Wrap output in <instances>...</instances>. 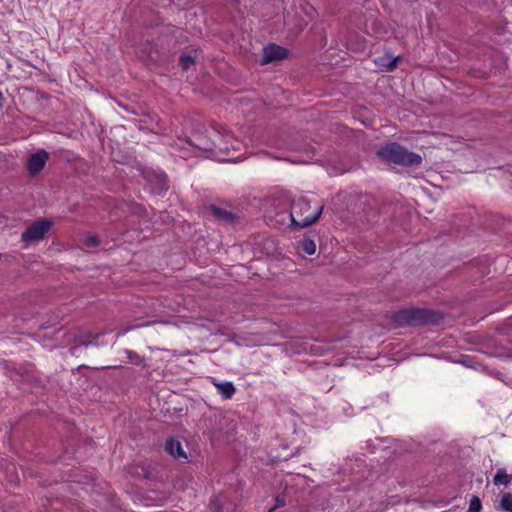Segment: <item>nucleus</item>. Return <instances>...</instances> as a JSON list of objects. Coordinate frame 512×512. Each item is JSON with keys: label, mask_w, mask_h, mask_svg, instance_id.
I'll use <instances>...</instances> for the list:
<instances>
[{"label": "nucleus", "mask_w": 512, "mask_h": 512, "mask_svg": "<svg viewBox=\"0 0 512 512\" xmlns=\"http://www.w3.org/2000/svg\"><path fill=\"white\" fill-rule=\"evenodd\" d=\"M191 144L204 151H212L216 148V144L213 141L200 134L194 136Z\"/></svg>", "instance_id": "9d476101"}, {"label": "nucleus", "mask_w": 512, "mask_h": 512, "mask_svg": "<svg viewBox=\"0 0 512 512\" xmlns=\"http://www.w3.org/2000/svg\"><path fill=\"white\" fill-rule=\"evenodd\" d=\"M442 315L423 308L402 309L394 313L393 321L398 326H423L436 324Z\"/></svg>", "instance_id": "7ed1b4c3"}, {"label": "nucleus", "mask_w": 512, "mask_h": 512, "mask_svg": "<svg viewBox=\"0 0 512 512\" xmlns=\"http://www.w3.org/2000/svg\"><path fill=\"white\" fill-rule=\"evenodd\" d=\"M165 450L174 458L187 459V455L185 454L181 443L173 438L166 441Z\"/></svg>", "instance_id": "1a4fd4ad"}, {"label": "nucleus", "mask_w": 512, "mask_h": 512, "mask_svg": "<svg viewBox=\"0 0 512 512\" xmlns=\"http://www.w3.org/2000/svg\"><path fill=\"white\" fill-rule=\"evenodd\" d=\"M85 245L87 247H97L100 245V240L97 236H89L85 239Z\"/></svg>", "instance_id": "4be33fe9"}, {"label": "nucleus", "mask_w": 512, "mask_h": 512, "mask_svg": "<svg viewBox=\"0 0 512 512\" xmlns=\"http://www.w3.org/2000/svg\"><path fill=\"white\" fill-rule=\"evenodd\" d=\"M507 355H508L509 357H512V348H511V349H509V352H508V354H507Z\"/></svg>", "instance_id": "cd10ccee"}, {"label": "nucleus", "mask_w": 512, "mask_h": 512, "mask_svg": "<svg viewBox=\"0 0 512 512\" xmlns=\"http://www.w3.org/2000/svg\"><path fill=\"white\" fill-rule=\"evenodd\" d=\"M323 212L322 205H316L313 209L310 201L305 197L294 199L291 203V210L289 213H278L277 221L284 223L289 220L287 224L291 230H300L314 224Z\"/></svg>", "instance_id": "f257e3e1"}, {"label": "nucleus", "mask_w": 512, "mask_h": 512, "mask_svg": "<svg viewBox=\"0 0 512 512\" xmlns=\"http://www.w3.org/2000/svg\"><path fill=\"white\" fill-rule=\"evenodd\" d=\"M103 335V333H96V334H92V337H90L88 339V341H95L96 342V345L95 346H98V340L99 338Z\"/></svg>", "instance_id": "a878e982"}, {"label": "nucleus", "mask_w": 512, "mask_h": 512, "mask_svg": "<svg viewBox=\"0 0 512 512\" xmlns=\"http://www.w3.org/2000/svg\"><path fill=\"white\" fill-rule=\"evenodd\" d=\"M195 63V58L190 54H182L179 58V64L183 70H188Z\"/></svg>", "instance_id": "a211bd4d"}, {"label": "nucleus", "mask_w": 512, "mask_h": 512, "mask_svg": "<svg viewBox=\"0 0 512 512\" xmlns=\"http://www.w3.org/2000/svg\"><path fill=\"white\" fill-rule=\"evenodd\" d=\"M482 509V503L478 496L473 495L469 503V512H480Z\"/></svg>", "instance_id": "6ab92c4d"}, {"label": "nucleus", "mask_w": 512, "mask_h": 512, "mask_svg": "<svg viewBox=\"0 0 512 512\" xmlns=\"http://www.w3.org/2000/svg\"><path fill=\"white\" fill-rule=\"evenodd\" d=\"M510 482L511 476L506 473L505 469L497 470L493 478L494 485H508Z\"/></svg>", "instance_id": "ddd939ff"}, {"label": "nucleus", "mask_w": 512, "mask_h": 512, "mask_svg": "<svg viewBox=\"0 0 512 512\" xmlns=\"http://www.w3.org/2000/svg\"><path fill=\"white\" fill-rule=\"evenodd\" d=\"M211 211L216 219L228 224H233L238 219L237 215L234 214L232 211L216 205L211 206Z\"/></svg>", "instance_id": "6e6552de"}, {"label": "nucleus", "mask_w": 512, "mask_h": 512, "mask_svg": "<svg viewBox=\"0 0 512 512\" xmlns=\"http://www.w3.org/2000/svg\"><path fill=\"white\" fill-rule=\"evenodd\" d=\"M214 385L218 388V392L224 399H230L235 394V386L230 381L214 383Z\"/></svg>", "instance_id": "9b49d317"}, {"label": "nucleus", "mask_w": 512, "mask_h": 512, "mask_svg": "<svg viewBox=\"0 0 512 512\" xmlns=\"http://www.w3.org/2000/svg\"><path fill=\"white\" fill-rule=\"evenodd\" d=\"M154 177H155V181H156V186L154 188L155 192L157 194H163L164 192H166L168 190L166 174L158 173V174H155Z\"/></svg>", "instance_id": "f8f14e48"}, {"label": "nucleus", "mask_w": 512, "mask_h": 512, "mask_svg": "<svg viewBox=\"0 0 512 512\" xmlns=\"http://www.w3.org/2000/svg\"><path fill=\"white\" fill-rule=\"evenodd\" d=\"M301 248L308 255H313L316 252V244L309 238L301 241Z\"/></svg>", "instance_id": "f3484780"}, {"label": "nucleus", "mask_w": 512, "mask_h": 512, "mask_svg": "<svg viewBox=\"0 0 512 512\" xmlns=\"http://www.w3.org/2000/svg\"><path fill=\"white\" fill-rule=\"evenodd\" d=\"M288 56V50L276 44H269L263 49V57L261 64H268L276 61L286 59Z\"/></svg>", "instance_id": "0eeeda50"}, {"label": "nucleus", "mask_w": 512, "mask_h": 512, "mask_svg": "<svg viewBox=\"0 0 512 512\" xmlns=\"http://www.w3.org/2000/svg\"><path fill=\"white\" fill-rule=\"evenodd\" d=\"M49 159V153L44 149H39L37 152L30 155L26 163V169L30 176H37L45 167Z\"/></svg>", "instance_id": "39448f33"}, {"label": "nucleus", "mask_w": 512, "mask_h": 512, "mask_svg": "<svg viewBox=\"0 0 512 512\" xmlns=\"http://www.w3.org/2000/svg\"><path fill=\"white\" fill-rule=\"evenodd\" d=\"M90 337H92V333L85 332L80 328H76L71 331L67 341L76 343L75 346L70 348L71 354L75 355L81 346L87 347L89 345H96L95 341H88Z\"/></svg>", "instance_id": "423d86ee"}, {"label": "nucleus", "mask_w": 512, "mask_h": 512, "mask_svg": "<svg viewBox=\"0 0 512 512\" xmlns=\"http://www.w3.org/2000/svg\"><path fill=\"white\" fill-rule=\"evenodd\" d=\"M146 325H147V324H145V323H140V324H137V325H134V326L128 327V328H126L124 331H122V332L118 333V336H119V335H123V334H125V333H126L127 331H129L130 329L139 328V327H143V326H146Z\"/></svg>", "instance_id": "393cba45"}, {"label": "nucleus", "mask_w": 512, "mask_h": 512, "mask_svg": "<svg viewBox=\"0 0 512 512\" xmlns=\"http://www.w3.org/2000/svg\"><path fill=\"white\" fill-rule=\"evenodd\" d=\"M399 56L392 58L387 64H385L387 71H393L397 66Z\"/></svg>", "instance_id": "5701e85b"}, {"label": "nucleus", "mask_w": 512, "mask_h": 512, "mask_svg": "<svg viewBox=\"0 0 512 512\" xmlns=\"http://www.w3.org/2000/svg\"><path fill=\"white\" fill-rule=\"evenodd\" d=\"M275 510H276V508L273 506L272 508H270V509L268 510V512H274Z\"/></svg>", "instance_id": "c85d7f7f"}, {"label": "nucleus", "mask_w": 512, "mask_h": 512, "mask_svg": "<svg viewBox=\"0 0 512 512\" xmlns=\"http://www.w3.org/2000/svg\"><path fill=\"white\" fill-rule=\"evenodd\" d=\"M135 474L138 478L151 479L153 477L152 469L149 465L141 464L136 467Z\"/></svg>", "instance_id": "4468645a"}, {"label": "nucleus", "mask_w": 512, "mask_h": 512, "mask_svg": "<svg viewBox=\"0 0 512 512\" xmlns=\"http://www.w3.org/2000/svg\"><path fill=\"white\" fill-rule=\"evenodd\" d=\"M6 477L10 484L16 485L19 481L16 467L14 464L9 463L6 467Z\"/></svg>", "instance_id": "2eb2a0df"}, {"label": "nucleus", "mask_w": 512, "mask_h": 512, "mask_svg": "<svg viewBox=\"0 0 512 512\" xmlns=\"http://www.w3.org/2000/svg\"><path fill=\"white\" fill-rule=\"evenodd\" d=\"M211 508L214 509L215 512H221V505L218 498H214L210 502Z\"/></svg>", "instance_id": "b1692460"}, {"label": "nucleus", "mask_w": 512, "mask_h": 512, "mask_svg": "<svg viewBox=\"0 0 512 512\" xmlns=\"http://www.w3.org/2000/svg\"><path fill=\"white\" fill-rule=\"evenodd\" d=\"M377 156L388 164L403 167H419L422 163L421 155L408 150L397 142H390L377 151Z\"/></svg>", "instance_id": "f03ea898"}, {"label": "nucleus", "mask_w": 512, "mask_h": 512, "mask_svg": "<svg viewBox=\"0 0 512 512\" xmlns=\"http://www.w3.org/2000/svg\"><path fill=\"white\" fill-rule=\"evenodd\" d=\"M125 353L131 363L135 365H140L142 363L141 357L134 351L126 350Z\"/></svg>", "instance_id": "aec40b11"}, {"label": "nucleus", "mask_w": 512, "mask_h": 512, "mask_svg": "<svg viewBox=\"0 0 512 512\" xmlns=\"http://www.w3.org/2000/svg\"><path fill=\"white\" fill-rule=\"evenodd\" d=\"M4 100H5L4 96H3L2 92L0 91V109H2L4 106Z\"/></svg>", "instance_id": "bb28decb"}, {"label": "nucleus", "mask_w": 512, "mask_h": 512, "mask_svg": "<svg viewBox=\"0 0 512 512\" xmlns=\"http://www.w3.org/2000/svg\"><path fill=\"white\" fill-rule=\"evenodd\" d=\"M499 507L505 512H512V494L504 493L501 497Z\"/></svg>", "instance_id": "dca6fc26"}, {"label": "nucleus", "mask_w": 512, "mask_h": 512, "mask_svg": "<svg viewBox=\"0 0 512 512\" xmlns=\"http://www.w3.org/2000/svg\"><path fill=\"white\" fill-rule=\"evenodd\" d=\"M53 223L49 220H38L29 225L21 234V241L24 247L34 242L41 241L51 229Z\"/></svg>", "instance_id": "20e7f679"}, {"label": "nucleus", "mask_w": 512, "mask_h": 512, "mask_svg": "<svg viewBox=\"0 0 512 512\" xmlns=\"http://www.w3.org/2000/svg\"><path fill=\"white\" fill-rule=\"evenodd\" d=\"M287 503V496L286 494L283 492L279 495L276 496L275 498V505L274 507L277 509V508H280V507H283L285 506Z\"/></svg>", "instance_id": "412c9836"}]
</instances>
